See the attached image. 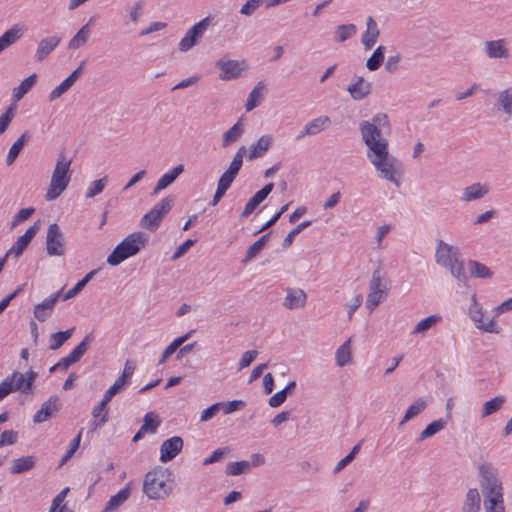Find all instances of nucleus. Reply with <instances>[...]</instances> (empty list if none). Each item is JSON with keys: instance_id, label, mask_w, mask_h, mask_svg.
<instances>
[{"instance_id": "f257e3e1", "label": "nucleus", "mask_w": 512, "mask_h": 512, "mask_svg": "<svg viewBox=\"0 0 512 512\" xmlns=\"http://www.w3.org/2000/svg\"><path fill=\"white\" fill-rule=\"evenodd\" d=\"M435 262L450 271V274L464 285L468 282V276L464 270V262L461 259L460 249L443 240L437 241L435 250Z\"/></svg>"}, {"instance_id": "f03ea898", "label": "nucleus", "mask_w": 512, "mask_h": 512, "mask_svg": "<svg viewBox=\"0 0 512 512\" xmlns=\"http://www.w3.org/2000/svg\"><path fill=\"white\" fill-rule=\"evenodd\" d=\"M366 156L376 169L379 178L387 180L397 187L400 186L403 165L395 156L389 153V148L377 153H366Z\"/></svg>"}, {"instance_id": "7ed1b4c3", "label": "nucleus", "mask_w": 512, "mask_h": 512, "mask_svg": "<svg viewBox=\"0 0 512 512\" xmlns=\"http://www.w3.org/2000/svg\"><path fill=\"white\" fill-rule=\"evenodd\" d=\"M169 469L158 466L145 475L143 492L153 500H162L170 495L173 490V481L170 479Z\"/></svg>"}, {"instance_id": "20e7f679", "label": "nucleus", "mask_w": 512, "mask_h": 512, "mask_svg": "<svg viewBox=\"0 0 512 512\" xmlns=\"http://www.w3.org/2000/svg\"><path fill=\"white\" fill-rule=\"evenodd\" d=\"M148 242V236L143 232H133L126 236L108 255L107 263L118 266L129 257L135 256Z\"/></svg>"}, {"instance_id": "39448f33", "label": "nucleus", "mask_w": 512, "mask_h": 512, "mask_svg": "<svg viewBox=\"0 0 512 512\" xmlns=\"http://www.w3.org/2000/svg\"><path fill=\"white\" fill-rule=\"evenodd\" d=\"M72 159L66 157L64 153L59 154L54 167L50 185L46 193L48 201L58 198L69 185L71 175L70 166Z\"/></svg>"}, {"instance_id": "423d86ee", "label": "nucleus", "mask_w": 512, "mask_h": 512, "mask_svg": "<svg viewBox=\"0 0 512 512\" xmlns=\"http://www.w3.org/2000/svg\"><path fill=\"white\" fill-rule=\"evenodd\" d=\"M390 290V281L385 278L380 268L374 270L369 281V293L366 299V308L372 312L386 300Z\"/></svg>"}, {"instance_id": "0eeeda50", "label": "nucleus", "mask_w": 512, "mask_h": 512, "mask_svg": "<svg viewBox=\"0 0 512 512\" xmlns=\"http://www.w3.org/2000/svg\"><path fill=\"white\" fill-rule=\"evenodd\" d=\"M362 140L367 147L366 153H377L389 148L388 140L383 136L382 130L377 129L369 121L359 124Z\"/></svg>"}, {"instance_id": "6e6552de", "label": "nucleus", "mask_w": 512, "mask_h": 512, "mask_svg": "<svg viewBox=\"0 0 512 512\" xmlns=\"http://www.w3.org/2000/svg\"><path fill=\"white\" fill-rule=\"evenodd\" d=\"M174 204L172 197L161 199L148 213L140 220V226L151 232L156 231L163 218L169 213Z\"/></svg>"}, {"instance_id": "1a4fd4ad", "label": "nucleus", "mask_w": 512, "mask_h": 512, "mask_svg": "<svg viewBox=\"0 0 512 512\" xmlns=\"http://www.w3.org/2000/svg\"><path fill=\"white\" fill-rule=\"evenodd\" d=\"M210 24L211 18L208 16L189 28L179 42V50L181 52H187L196 46L204 36Z\"/></svg>"}, {"instance_id": "9d476101", "label": "nucleus", "mask_w": 512, "mask_h": 512, "mask_svg": "<svg viewBox=\"0 0 512 512\" xmlns=\"http://www.w3.org/2000/svg\"><path fill=\"white\" fill-rule=\"evenodd\" d=\"M46 251L49 256H62L65 253V238L58 224H50L46 235Z\"/></svg>"}, {"instance_id": "9b49d317", "label": "nucleus", "mask_w": 512, "mask_h": 512, "mask_svg": "<svg viewBox=\"0 0 512 512\" xmlns=\"http://www.w3.org/2000/svg\"><path fill=\"white\" fill-rule=\"evenodd\" d=\"M469 316L472 319V321L475 323V326L479 330H481L483 332H487V333H495V334H499L500 333L501 328L496 325V323L494 321V318H492L491 320H489L487 322H484V320H483V316H484L483 309L477 303L476 295L475 294L472 295V303H471V305L469 307Z\"/></svg>"}, {"instance_id": "f8f14e48", "label": "nucleus", "mask_w": 512, "mask_h": 512, "mask_svg": "<svg viewBox=\"0 0 512 512\" xmlns=\"http://www.w3.org/2000/svg\"><path fill=\"white\" fill-rule=\"evenodd\" d=\"M216 67L221 70L219 78L223 81L236 79L246 70V62L244 60H226L220 59L216 62Z\"/></svg>"}, {"instance_id": "ddd939ff", "label": "nucleus", "mask_w": 512, "mask_h": 512, "mask_svg": "<svg viewBox=\"0 0 512 512\" xmlns=\"http://www.w3.org/2000/svg\"><path fill=\"white\" fill-rule=\"evenodd\" d=\"M481 489L484 495L485 510L495 511L499 507H504L502 482L483 486Z\"/></svg>"}, {"instance_id": "4468645a", "label": "nucleus", "mask_w": 512, "mask_h": 512, "mask_svg": "<svg viewBox=\"0 0 512 512\" xmlns=\"http://www.w3.org/2000/svg\"><path fill=\"white\" fill-rule=\"evenodd\" d=\"M285 297L282 306L287 310L302 309L307 304V293L298 287H287L285 289Z\"/></svg>"}, {"instance_id": "2eb2a0df", "label": "nucleus", "mask_w": 512, "mask_h": 512, "mask_svg": "<svg viewBox=\"0 0 512 512\" xmlns=\"http://www.w3.org/2000/svg\"><path fill=\"white\" fill-rule=\"evenodd\" d=\"M61 408L58 396H51L45 401L40 409L33 416V422L36 424L43 423L54 417Z\"/></svg>"}, {"instance_id": "dca6fc26", "label": "nucleus", "mask_w": 512, "mask_h": 512, "mask_svg": "<svg viewBox=\"0 0 512 512\" xmlns=\"http://www.w3.org/2000/svg\"><path fill=\"white\" fill-rule=\"evenodd\" d=\"M483 51L489 59H507L510 56L506 39L484 42Z\"/></svg>"}, {"instance_id": "f3484780", "label": "nucleus", "mask_w": 512, "mask_h": 512, "mask_svg": "<svg viewBox=\"0 0 512 512\" xmlns=\"http://www.w3.org/2000/svg\"><path fill=\"white\" fill-rule=\"evenodd\" d=\"M183 448V439L179 436L171 437L161 444L160 461L166 463L174 459Z\"/></svg>"}, {"instance_id": "a211bd4d", "label": "nucleus", "mask_w": 512, "mask_h": 512, "mask_svg": "<svg viewBox=\"0 0 512 512\" xmlns=\"http://www.w3.org/2000/svg\"><path fill=\"white\" fill-rule=\"evenodd\" d=\"M36 377L37 374L32 370L28 373L27 377L20 372H13L11 375L7 376V378L11 380L12 392L20 391L24 394L31 391L32 384Z\"/></svg>"}, {"instance_id": "6ab92c4d", "label": "nucleus", "mask_w": 512, "mask_h": 512, "mask_svg": "<svg viewBox=\"0 0 512 512\" xmlns=\"http://www.w3.org/2000/svg\"><path fill=\"white\" fill-rule=\"evenodd\" d=\"M62 294V290H59L53 293L50 297L43 300L41 303L35 305L34 307V317L40 321L44 322L51 314L54 309V306L58 299Z\"/></svg>"}, {"instance_id": "aec40b11", "label": "nucleus", "mask_w": 512, "mask_h": 512, "mask_svg": "<svg viewBox=\"0 0 512 512\" xmlns=\"http://www.w3.org/2000/svg\"><path fill=\"white\" fill-rule=\"evenodd\" d=\"M347 91L352 99L361 101L371 93L372 83L365 80L362 76H357L347 87Z\"/></svg>"}, {"instance_id": "412c9836", "label": "nucleus", "mask_w": 512, "mask_h": 512, "mask_svg": "<svg viewBox=\"0 0 512 512\" xmlns=\"http://www.w3.org/2000/svg\"><path fill=\"white\" fill-rule=\"evenodd\" d=\"M490 192L489 185L486 183L476 182L463 189L460 200L462 202H473L487 196Z\"/></svg>"}, {"instance_id": "4be33fe9", "label": "nucleus", "mask_w": 512, "mask_h": 512, "mask_svg": "<svg viewBox=\"0 0 512 512\" xmlns=\"http://www.w3.org/2000/svg\"><path fill=\"white\" fill-rule=\"evenodd\" d=\"M331 126V119L328 116H319L308 122L300 134L296 137L297 140L305 136H314L319 134L321 131L328 129Z\"/></svg>"}, {"instance_id": "5701e85b", "label": "nucleus", "mask_w": 512, "mask_h": 512, "mask_svg": "<svg viewBox=\"0 0 512 512\" xmlns=\"http://www.w3.org/2000/svg\"><path fill=\"white\" fill-rule=\"evenodd\" d=\"M274 188L273 183L266 184L262 189L257 191L246 203L243 211L241 212V218H247L253 211L257 208V206L262 203L267 196L272 192Z\"/></svg>"}, {"instance_id": "b1692460", "label": "nucleus", "mask_w": 512, "mask_h": 512, "mask_svg": "<svg viewBox=\"0 0 512 512\" xmlns=\"http://www.w3.org/2000/svg\"><path fill=\"white\" fill-rule=\"evenodd\" d=\"M38 224L35 223L31 227H29L26 232L20 236L17 241L14 243V245L8 250L9 255H14L15 258H18L23 251L27 248V246L30 244L32 239L35 237V235L38 232Z\"/></svg>"}, {"instance_id": "393cba45", "label": "nucleus", "mask_w": 512, "mask_h": 512, "mask_svg": "<svg viewBox=\"0 0 512 512\" xmlns=\"http://www.w3.org/2000/svg\"><path fill=\"white\" fill-rule=\"evenodd\" d=\"M478 473L481 487L501 482L498 477V469L490 462L484 461L479 463Z\"/></svg>"}, {"instance_id": "a878e982", "label": "nucleus", "mask_w": 512, "mask_h": 512, "mask_svg": "<svg viewBox=\"0 0 512 512\" xmlns=\"http://www.w3.org/2000/svg\"><path fill=\"white\" fill-rule=\"evenodd\" d=\"M273 141V137L268 134L259 137V139L256 142L251 144L247 155V159L249 161H252L254 159L263 157L266 154V152L271 148Z\"/></svg>"}, {"instance_id": "bb28decb", "label": "nucleus", "mask_w": 512, "mask_h": 512, "mask_svg": "<svg viewBox=\"0 0 512 512\" xmlns=\"http://www.w3.org/2000/svg\"><path fill=\"white\" fill-rule=\"evenodd\" d=\"M380 30L374 18L369 16L366 20V31L361 37V42L366 50H370L376 44Z\"/></svg>"}, {"instance_id": "cd10ccee", "label": "nucleus", "mask_w": 512, "mask_h": 512, "mask_svg": "<svg viewBox=\"0 0 512 512\" xmlns=\"http://www.w3.org/2000/svg\"><path fill=\"white\" fill-rule=\"evenodd\" d=\"M61 42L59 36H49L43 38L37 47L35 58L38 62H42Z\"/></svg>"}, {"instance_id": "c85d7f7f", "label": "nucleus", "mask_w": 512, "mask_h": 512, "mask_svg": "<svg viewBox=\"0 0 512 512\" xmlns=\"http://www.w3.org/2000/svg\"><path fill=\"white\" fill-rule=\"evenodd\" d=\"M496 108L502 112L507 119L512 116V88L504 89L498 92Z\"/></svg>"}, {"instance_id": "c756f323", "label": "nucleus", "mask_w": 512, "mask_h": 512, "mask_svg": "<svg viewBox=\"0 0 512 512\" xmlns=\"http://www.w3.org/2000/svg\"><path fill=\"white\" fill-rule=\"evenodd\" d=\"M183 171H184V166L182 164H179V165L175 166L174 168H172L167 173L163 174L159 178V180L153 190V194L156 195L161 190H163V189L167 188L169 185H171Z\"/></svg>"}, {"instance_id": "7c9ffc66", "label": "nucleus", "mask_w": 512, "mask_h": 512, "mask_svg": "<svg viewBox=\"0 0 512 512\" xmlns=\"http://www.w3.org/2000/svg\"><path fill=\"white\" fill-rule=\"evenodd\" d=\"M481 510V497L476 488H470L463 502L462 512H480Z\"/></svg>"}, {"instance_id": "2f4dec72", "label": "nucleus", "mask_w": 512, "mask_h": 512, "mask_svg": "<svg viewBox=\"0 0 512 512\" xmlns=\"http://www.w3.org/2000/svg\"><path fill=\"white\" fill-rule=\"evenodd\" d=\"M335 361L338 367H344L352 363V340L347 339L335 353Z\"/></svg>"}, {"instance_id": "473e14b6", "label": "nucleus", "mask_w": 512, "mask_h": 512, "mask_svg": "<svg viewBox=\"0 0 512 512\" xmlns=\"http://www.w3.org/2000/svg\"><path fill=\"white\" fill-rule=\"evenodd\" d=\"M244 133L242 120L239 119L230 129L223 133L222 146L224 148L237 142Z\"/></svg>"}, {"instance_id": "72a5a7b5", "label": "nucleus", "mask_w": 512, "mask_h": 512, "mask_svg": "<svg viewBox=\"0 0 512 512\" xmlns=\"http://www.w3.org/2000/svg\"><path fill=\"white\" fill-rule=\"evenodd\" d=\"M467 268L471 277L480 279H490L493 276V272L485 264L476 260H469L467 262Z\"/></svg>"}, {"instance_id": "f704fd0d", "label": "nucleus", "mask_w": 512, "mask_h": 512, "mask_svg": "<svg viewBox=\"0 0 512 512\" xmlns=\"http://www.w3.org/2000/svg\"><path fill=\"white\" fill-rule=\"evenodd\" d=\"M36 458L32 455L23 456L12 461L11 473L20 474L34 468Z\"/></svg>"}, {"instance_id": "c9c22d12", "label": "nucleus", "mask_w": 512, "mask_h": 512, "mask_svg": "<svg viewBox=\"0 0 512 512\" xmlns=\"http://www.w3.org/2000/svg\"><path fill=\"white\" fill-rule=\"evenodd\" d=\"M427 407V402L424 398H418L415 400L406 410L399 426L404 425L406 422L412 420L419 414H421Z\"/></svg>"}, {"instance_id": "e433bc0d", "label": "nucleus", "mask_w": 512, "mask_h": 512, "mask_svg": "<svg viewBox=\"0 0 512 512\" xmlns=\"http://www.w3.org/2000/svg\"><path fill=\"white\" fill-rule=\"evenodd\" d=\"M94 341L93 333L87 334L84 339L67 355L73 362H78L87 352L89 345Z\"/></svg>"}, {"instance_id": "4c0bfd02", "label": "nucleus", "mask_w": 512, "mask_h": 512, "mask_svg": "<svg viewBox=\"0 0 512 512\" xmlns=\"http://www.w3.org/2000/svg\"><path fill=\"white\" fill-rule=\"evenodd\" d=\"M130 496L128 487L121 489L117 494L110 497L103 512H113L118 509Z\"/></svg>"}, {"instance_id": "58836bf2", "label": "nucleus", "mask_w": 512, "mask_h": 512, "mask_svg": "<svg viewBox=\"0 0 512 512\" xmlns=\"http://www.w3.org/2000/svg\"><path fill=\"white\" fill-rule=\"evenodd\" d=\"M93 22V18H90L89 21L74 35V37L70 40L68 47L70 49H79L83 46L90 35V25Z\"/></svg>"}, {"instance_id": "ea45409f", "label": "nucleus", "mask_w": 512, "mask_h": 512, "mask_svg": "<svg viewBox=\"0 0 512 512\" xmlns=\"http://www.w3.org/2000/svg\"><path fill=\"white\" fill-rule=\"evenodd\" d=\"M29 140V135L27 132H24L13 144L12 146L10 147L9 149V152H8V155H7V158H6V163L7 165H11L15 162V160L17 159V157L19 156L20 152L22 151V149L24 148L25 144L28 142Z\"/></svg>"}, {"instance_id": "a19ab883", "label": "nucleus", "mask_w": 512, "mask_h": 512, "mask_svg": "<svg viewBox=\"0 0 512 512\" xmlns=\"http://www.w3.org/2000/svg\"><path fill=\"white\" fill-rule=\"evenodd\" d=\"M264 90L265 84L262 81L258 82L257 85L252 89V91L248 95L245 104L246 111L249 112L258 106V104L262 100Z\"/></svg>"}, {"instance_id": "79ce46f5", "label": "nucleus", "mask_w": 512, "mask_h": 512, "mask_svg": "<svg viewBox=\"0 0 512 512\" xmlns=\"http://www.w3.org/2000/svg\"><path fill=\"white\" fill-rule=\"evenodd\" d=\"M97 270H92L89 273H87L84 278H82L79 282L76 283V285L69 289L63 296L62 300L66 301L73 297H75L77 294H79L84 287L94 278V276L97 274Z\"/></svg>"}, {"instance_id": "37998d69", "label": "nucleus", "mask_w": 512, "mask_h": 512, "mask_svg": "<svg viewBox=\"0 0 512 512\" xmlns=\"http://www.w3.org/2000/svg\"><path fill=\"white\" fill-rule=\"evenodd\" d=\"M75 328L72 327L66 331H59L52 333L49 338V348L51 350H58L68 339L71 338Z\"/></svg>"}, {"instance_id": "c03bdc74", "label": "nucleus", "mask_w": 512, "mask_h": 512, "mask_svg": "<svg viewBox=\"0 0 512 512\" xmlns=\"http://www.w3.org/2000/svg\"><path fill=\"white\" fill-rule=\"evenodd\" d=\"M192 334V331L186 333L183 336H180L176 339H174L163 351L159 361L158 365L163 364L168 357H170L184 342H186Z\"/></svg>"}, {"instance_id": "a18cd8bd", "label": "nucleus", "mask_w": 512, "mask_h": 512, "mask_svg": "<svg viewBox=\"0 0 512 512\" xmlns=\"http://www.w3.org/2000/svg\"><path fill=\"white\" fill-rule=\"evenodd\" d=\"M447 425V420L438 419L428 424L427 427L419 434L418 441L421 442L427 438L434 436L439 431L443 430Z\"/></svg>"}, {"instance_id": "49530a36", "label": "nucleus", "mask_w": 512, "mask_h": 512, "mask_svg": "<svg viewBox=\"0 0 512 512\" xmlns=\"http://www.w3.org/2000/svg\"><path fill=\"white\" fill-rule=\"evenodd\" d=\"M385 50L386 48L384 46H378L374 50L373 54L366 61V67L368 70L376 71L381 67L384 61Z\"/></svg>"}, {"instance_id": "de8ad7c7", "label": "nucleus", "mask_w": 512, "mask_h": 512, "mask_svg": "<svg viewBox=\"0 0 512 512\" xmlns=\"http://www.w3.org/2000/svg\"><path fill=\"white\" fill-rule=\"evenodd\" d=\"M36 74H32L29 77L25 78L19 86L13 89V98L16 101L21 100L24 95L34 86L36 83Z\"/></svg>"}, {"instance_id": "09e8293b", "label": "nucleus", "mask_w": 512, "mask_h": 512, "mask_svg": "<svg viewBox=\"0 0 512 512\" xmlns=\"http://www.w3.org/2000/svg\"><path fill=\"white\" fill-rule=\"evenodd\" d=\"M21 37L20 29L13 27L0 37V54Z\"/></svg>"}, {"instance_id": "8fccbe9b", "label": "nucleus", "mask_w": 512, "mask_h": 512, "mask_svg": "<svg viewBox=\"0 0 512 512\" xmlns=\"http://www.w3.org/2000/svg\"><path fill=\"white\" fill-rule=\"evenodd\" d=\"M92 417L95 428L102 427L109 419L107 406L101 403L95 405L92 409Z\"/></svg>"}, {"instance_id": "3c124183", "label": "nucleus", "mask_w": 512, "mask_h": 512, "mask_svg": "<svg viewBox=\"0 0 512 512\" xmlns=\"http://www.w3.org/2000/svg\"><path fill=\"white\" fill-rule=\"evenodd\" d=\"M161 424L159 416L155 412H148L143 418L142 431L154 434Z\"/></svg>"}, {"instance_id": "603ef678", "label": "nucleus", "mask_w": 512, "mask_h": 512, "mask_svg": "<svg viewBox=\"0 0 512 512\" xmlns=\"http://www.w3.org/2000/svg\"><path fill=\"white\" fill-rule=\"evenodd\" d=\"M357 32V28L354 24L340 25L335 30V41L337 43L345 42L346 40L353 37Z\"/></svg>"}, {"instance_id": "864d4df0", "label": "nucleus", "mask_w": 512, "mask_h": 512, "mask_svg": "<svg viewBox=\"0 0 512 512\" xmlns=\"http://www.w3.org/2000/svg\"><path fill=\"white\" fill-rule=\"evenodd\" d=\"M246 154H247V148L245 146H241L237 150L235 155L233 156V159H232L231 163L229 164L226 171L237 177V175L243 165V158Z\"/></svg>"}, {"instance_id": "5fc2aeb1", "label": "nucleus", "mask_w": 512, "mask_h": 512, "mask_svg": "<svg viewBox=\"0 0 512 512\" xmlns=\"http://www.w3.org/2000/svg\"><path fill=\"white\" fill-rule=\"evenodd\" d=\"M442 320V317L439 315H430L429 317L421 320L417 323L412 334H425L429 329L435 326Z\"/></svg>"}, {"instance_id": "6e6d98bb", "label": "nucleus", "mask_w": 512, "mask_h": 512, "mask_svg": "<svg viewBox=\"0 0 512 512\" xmlns=\"http://www.w3.org/2000/svg\"><path fill=\"white\" fill-rule=\"evenodd\" d=\"M506 397L503 395L496 396L483 405L482 417H487L497 412L505 403Z\"/></svg>"}, {"instance_id": "4d7b16f0", "label": "nucleus", "mask_w": 512, "mask_h": 512, "mask_svg": "<svg viewBox=\"0 0 512 512\" xmlns=\"http://www.w3.org/2000/svg\"><path fill=\"white\" fill-rule=\"evenodd\" d=\"M269 239V234L261 236L256 242H254L246 251L245 258L242 260L243 263H247L251 259L255 258L259 252L264 248L266 242Z\"/></svg>"}, {"instance_id": "13d9d810", "label": "nucleus", "mask_w": 512, "mask_h": 512, "mask_svg": "<svg viewBox=\"0 0 512 512\" xmlns=\"http://www.w3.org/2000/svg\"><path fill=\"white\" fill-rule=\"evenodd\" d=\"M107 181H108L107 176H104L101 179L93 181L87 189V192L85 195L86 198H93L96 195L100 194L104 190V188L107 184Z\"/></svg>"}, {"instance_id": "bf43d9fd", "label": "nucleus", "mask_w": 512, "mask_h": 512, "mask_svg": "<svg viewBox=\"0 0 512 512\" xmlns=\"http://www.w3.org/2000/svg\"><path fill=\"white\" fill-rule=\"evenodd\" d=\"M311 225V221L310 220H307V221H304L300 224H298L295 228H293L288 234L287 236L284 238L283 242H282V246L284 248H288L292 245L295 237L305 228H307L308 226Z\"/></svg>"}, {"instance_id": "052dcab7", "label": "nucleus", "mask_w": 512, "mask_h": 512, "mask_svg": "<svg viewBox=\"0 0 512 512\" xmlns=\"http://www.w3.org/2000/svg\"><path fill=\"white\" fill-rule=\"evenodd\" d=\"M250 468L248 461L230 462L226 467V473L231 476H237Z\"/></svg>"}, {"instance_id": "680f3d73", "label": "nucleus", "mask_w": 512, "mask_h": 512, "mask_svg": "<svg viewBox=\"0 0 512 512\" xmlns=\"http://www.w3.org/2000/svg\"><path fill=\"white\" fill-rule=\"evenodd\" d=\"M74 84L66 78L57 87H55L49 94V101H55L57 98L66 93Z\"/></svg>"}, {"instance_id": "e2e57ef3", "label": "nucleus", "mask_w": 512, "mask_h": 512, "mask_svg": "<svg viewBox=\"0 0 512 512\" xmlns=\"http://www.w3.org/2000/svg\"><path fill=\"white\" fill-rule=\"evenodd\" d=\"M14 116L15 111L13 106L8 107L7 110L0 116V135H2L7 130Z\"/></svg>"}, {"instance_id": "0e129e2a", "label": "nucleus", "mask_w": 512, "mask_h": 512, "mask_svg": "<svg viewBox=\"0 0 512 512\" xmlns=\"http://www.w3.org/2000/svg\"><path fill=\"white\" fill-rule=\"evenodd\" d=\"M400 63L401 55L399 53L389 56L385 62L386 72L389 74H395L400 68Z\"/></svg>"}, {"instance_id": "69168bd1", "label": "nucleus", "mask_w": 512, "mask_h": 512, "mask_svg": "<svg viewBox=\"0 0 512 512\" xmlns=\"http://www.w3.org/2000/svg\"><path fill=\"white\" fill-rule=\"evenodd\" d=\"M245 402L242 400H233L226 403L221 402V410L224 414H230L244 408Z\"/></svg>"}, {"instance_id": "338daca9", "label": "nucleus", "mask_w": 512, "mask_h": 512, "mask_svg": "<svg viewBox=\"0 0 512 512\" xmlns=\"http://www.w3.org/2000/svg\"><path fill=\"white\" fill-rule=\"evenodd\" d=\"M35 212V209L32 207L21 209L12 220V227L17 226L19 223L26 221L29 219L32 214Z\"/></svg>"}, {"instance_id": "774afa93", "label": "nucleus", "mask_w": 512, "mask_h": 512, "mask_svg": "<svg viewBox=\"0 0 512 512\" xmlns=\"http://www.w3.org/2000/svg\"><path fill=\"white\" fill-rule=\"evenodd\" d=\"M143 6H144L143 1L138 0L129 9L128 15H129V19L132 23L136 24L139 21L141 14H142Z\"/></svg>"}]
</instances>
